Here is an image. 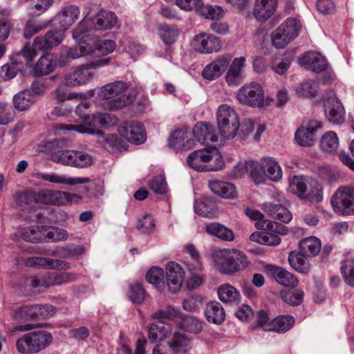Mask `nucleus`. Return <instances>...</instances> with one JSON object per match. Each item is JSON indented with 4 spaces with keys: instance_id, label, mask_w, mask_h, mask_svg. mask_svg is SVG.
<instances>
[{
    "instance_id": "nucleus-5",
    "label": "nucleus",
    "mask_w": 354,
    "mask_h": 354,
    "mask_svg": "<svg viewBox=\"0 0 354 354\" xmlns=\"http://www.w3.org/2000/svg\"><path fill=\"white\" fill-rule=\"evenodd\" d=\"M109 57L100 59L91 63L83 64L75 71L66 74L64 78V83L69 86H77L84 84L93 77V73L91 69L106 66L109 64Z\"/></svg>"
},
{
    "instance_id": "nucleus-6",
    "label": "nucleus",
    "mask_w": 354,
    "mask_h": 354,
    "mask_svg": "<svg viewBox=\"0 0 354 354\" xmlns=\"http://www.w3.org/2000/svg\"><path fill=\"white\" fill-rule=\"evenodd\" d=\"M55 312V308L50 305H25L16 308L13 316L15 321L24 323L53 316Z\"/></svg>"
},
{
    "instance_id": "nucleus-7",
    "label": "nucleus",
    "mask_w": 354,
    "mask_h": 354,
    "mask_svg": "<svg viewBox=\"0 0 354 354\" xmlns=\"http://www.w3.org/2000/svg\"><path fill=\"white\" fill-rule=\"evenodd\" d=\"M236 99L241 104L250 107L260 108L265 104L263 89L256 82L242 86L237 91Z\"/></svg>"
},
{
    "instance_id": "nucleus-9",
    "label": "nucleus",
    "mask_w": 354,
    "mask_h": 354,
    "mask_svg": "<svg viewBox=\"0 0 354 354\" xmlns=\"http://www.w3.org/2000/svg\"><path fill=\"white\" fill-rule=\"evenodd\" d=\"M248 265L249 261L242 252L236 249H223V274L232 275Z\"/></svg>"
},
{
    "instance_id": "nucleus-55",
    "label": "nucleus",
    "mask_w": 354,
    "mask_h": 354,
    "mask_svg": "<svg viewBox=\"0 0 354 354\" xmlns=\"http://www.w3.org/2000/svg\"><path fill=\"white\" fill-rule=\"evenodd\" d=\"M341 272L344 281L351 286H354V259L348 258L344 261L341 266Z\"/></svg>"
},
{
    "instance_id": "nucleus-21",
    "label": "nucleus",
    "mask_w": 354,
    "mask_h": 354,
    "mask_svg": "<svg viewBox=\"0 0 354 354\" xmlns=\"http://www.w3.org/2000/svg\"><path fill=\"white\" fill-rule=\"evenodd\" d=\"M300 65L315 73H320L327 67L326 58L317 52H308L299 59Z\"/></svg>"
},
{
    "instance_id": "nucleus-52",
    "label": "nucleus",
    "mask_w": 354,
    "mask_h": 354,
    "mask_svg": "<svg viewBox=\"0 0 354 354\" xmlns=\"http://www.w3.org/2000/svg\"><path fill=\"white\" fill-rule=\"evenodd\" d=\"M94 48L93 55L97 56L106 55L112 53L115 48V43L111 39L93 41V44L90 43Z\"/></svg>"
},
{
    "instance_id": "nucleus-62",
    "label": "nucleus",
    "mask_w": 354,
    "mask_h": 354,
    "mask_svg": "<svg viewBox=\"0 0 354 354\" xmlns=\"http://www.w3.org/2000/svg\"><path fill=\"white\" fill-rule=\"evenodd\" d=\"M48 25V24H39L36 23L34 20L30 19L26 23L24 30V37L26 39H30L34 35L46 28Z\"/></svg>"
},
{
    "instance_id": "nucleus-30",
    "label": "nucleus",
    "mask_w": 354,
    "mask_h": 354,
    "mask_svg": "<svg viewBox=\"0 0 354 354\" xmlns=\"http://www.w3.org/2000/svg\"><path fill=\"white\" fill-rule=\"evenodd\" d=\"M79 15L80 10L75 6L70 5L64 8L57 16L61 29L65 31L69 28L77 19Z\"/></svg>"
},
{
    "instance_id": "nucleus-49",
    "label": "nucleus",
    "mask_w": 354,
    "mask_h": 354,
    "mask_svg": "<svg viewBox=\"0 0 354 354\" xmlns=\"http://www.w3.org/2000/svg\"><path fill=\"white\" fill-rule=\"evenodd\" d=\"M50 197L52 202L57 205H64L72 202L78 203L82 198V196L75 194L60 191L53 192Z\"/></svg>"
},
{
    "instance_id": "nucleus-47",
    "label": "nucleus",
    "mask_w": 354,
    "mask_h": 354,
    "mask_svg": "<svg viewBox=\"0 0 354 354\" xmlns=\"http://www.w3.org/2000/svg\"><path fill=\"white\" fill-rule=\"evenodd\" d=\"M48 287L58 286L73 281L76 279L75 274L71 272H52L46 277Z\"/></svg>"
},
{
    "instance_id": "nucleus-37",
    "label": "nucleus",
    "mask_w": 354,
    "mask_h": 354,
    "mask_svg": "<svg viewBox=\"0 0 354 354\" xmlns=\"http://www.w3.org/2000/svg\"><path fill=\"white\" fill-rule=\"evenodd\" d=\"M306 257H308L304 256L300 252L298 253L291 252L288 256V262L291 267L298 272L308 274L311 266Z\"/></svg>"
},
{
    "instance_id": "nucleus-28",
    "label": "nucleus",
    "mask_w": 354,
    "mask_h": 354,
    "mask_svg": "<svg viewBox=\"0 0 354 354\" xmlns=\"http://www.w3.org/2000/svg\"><path fill=\"white\" fill-rule=\"evenodd\" d=\"M51 49L46 34L44 36L37 37L33 41L32 46L30 47L29 44H26L23 50L21 51V55L28 62L32 61L37 55V50H48Z\"/></svg>"
},
{
    "instance_id": "nucleus-20",
    "label": "nucleus",
    "mask_w": 354,
    "mask_h": 354,
    "mask_svg": "<svg viewBox=\"0 0 354 354\" xmlns=\"http://www.w3.org/2000/svg\"><path fill=\"white\" fill-rule=\"evenodd\" d=\"M64 156V159H61L62 164L71 167L85 168L91 165L93 162L92 156L84 151L70 150Z\"/></svg>"
},
{
    "instance_id": "nucleus-22",
    "label": "nucleus",
    "mask_w": 354,
    "mask_h": 354,
    "mask_svg": "<svg viewBox=\"0 0 354 354\" xmlns=\"http://www.w3.org/2000/svg\"><path fill=\"white\" fill-rule=\"evenodd\" d=\"M265 270L268 275L273 277L281 285L288 287H295L297 285L298 281L294 275L282 268L268 265Z\"/></svg>"
},
{
    "instance_id": "nucleus-10",
    "label": "nucleus",
    "mask_w": 354,
    "mask_h": 354,
    "mask_svg": "<svg viewBox=\"0 0 354 354\" xmlns=\"http://www.w3.org/2000/svg\"><path fill=\"white\" fill-rule=\"evenodd\" d=\"M326 115L328 120L334 124H340L344 121L345 111L335 94L330 91L324 97Z\"/></svg>"
},
{
    "instance_id": "nucleus-23",
    "label": "nucleus",
    "mask_w": 354,
    "mask_h": 354,
    "mask_svg": "<svg viewBox=\"0 0 354 354\" xmlns=\"http://www.w3.org/2000/svg\"><path fill=\"white\" fill-rule=\"evenodd\" d=\"M57 66V58L50 53L43 55L33 66L31 73L35 77H42L51 73Z\"/></svg>"
},
{
    "instance_id": "nucleus-26",
    "label": "nucleus",
    "mask_w": 354,
    "mask_h": 354,
    "mask_svg": "<svg viewBox=\"0 0 354 354\" xmlns=\"http://www.w3.org/2000/svg\"><path fill=\"white\" fill-rule=\"evenodd\" d=\"M168 145L176 149L188 150L193 147L194 140L188 139L187 129L175 130L167 139Z\"/></svg>"
},
{
    "instance_id": "nucleus-44",
    "label": "nucleus",
    "mask_w": 354,
    "mask_h": 354,
    "mask_svg": "<svg viewBox=\"0 0 354 354\" xmlns=\"http://www.w3.org/2000/svg\"><path fill=\"white\" fill-rule=\"evenodd\" d=\"M158 35L166 45L174 44L178 37L179 31L177 28L164 24L158 26Z\"/></svg>"
},
{
    "instance_id": "nucleus-60",
    "label": "nucleus",
    "mask_w": 354,
    "mask_h": 354,
    "mask_svg": "<svg viewBox=\"0 0 354 354\" xmlns=\"http://www.w3.org/2000/svg\"><path fill=\"white\" fill-rule=\"evenodd\" d=\"M145 296V291L139 283L131 284L128 292L129 299L136 304H141Z\"/></svg>"
},
{
    "instance_id": "nucleus-45",
    "label": "nucleus",
    "mask_w": 354,
    "mask_h": 354,
    "mask_svg": "<svg viewBox=\"0 0 354 354\" xmlns=\"http://www.w3.org/2000/svg\"><path fill=\"white\" fill-rule=\"evenodd\" d=\"M263 162L266 168L267 176L272 181L277 182L280 180L283 176V172L278 162L271 157L263 158Z\"/></svg>"
},
{
    "instance_id": "nucleus-25",
    "label": "nucleus",
    "mask_w": 354,
    "mask_h": 354,
    "mask_svg": "<svg viewBox=\"0 0 354 354\" xmlns=\"http://www.w3.org/2000/svg\"><path fill=\"white\" fill-rule=\"evenodd\" d=\"M91 23L95 30H109L117 25L118 18L113 12L102 10L91 19Z\"/></svg>"
},
{
    "instance_id": "nucleus-31",
    "label": "nucleus",
    "mask_w": 354,
    "mask_h": 354,
    "mask_svg": "<svg viewBox=\"0 0 354 354\" xmlns=\"http://www.w3.org/2000/svg\"><path fill=\"white\" fill-rule=\"evenodd\" d=\"M48 228L44 225H33L23 228L21 231L22 239L30 243L46 241V232Z\"/></svg>"
},
{
    "instance_id": "nucleus-40",
    "label": "nucleus",
    "mask_w": 354,
    "mask_h": 354,
    "mask_svg": "<svg viewBox=\"0 0 354 354\" xmlns=\"http://www.w3.org/2000/svg\"><path fill=\"white\" fill-rule=\"evenodd\" d=\"M168 345L176 354L186 353L191 349V340L184 334L175 333L172 339L168 342Z\"/></svg>"
},
{
    "instance_id": "nucleus-64",
    "label": "nucleus",
    "mask_w": 354,
    "mask_h": 354,
    "mask_svg": "<svg viewBox=\"0 0 354 354\" xmlns=\"http://www.w3.org/2000/svg\"><path fill=\"white\" fill-rule=\"evenodd\" d=\"M283 31L281 28H277L272 33V42L277 48H283L290 41Z\"/></svg>"
},
{
    "instance_id": "nucleus-15",
    "label": "nucleus",
    "mask_w": 354,
    "mask_h": 354,
    "mask_svg": "<svg viewBox=\"0 0 354 354\" xmlns=\"http://www.w3.org/2000/svg\"><path fill=\"white\" fill-rule=\"evenodd\" d=\"M322 128V122L317 120L310 121L306 127L299 128L295 133V140L303 147L312 146L316 140L315 132Z\"/></svg>"
},
{
    "instance_id": "nucleus-50",
    "label": "nucleus",
    "mask_w": 354,
    "mask_h": 354,
    "mask_svg": "<svg viewBox=\"0 0 354 354\" xmlns=\"http://www.w3.org/2000/svg\"><path fill=\"white\" fill-rule=\"evenodd\" d=\"M252 241L258 242L270 246L278 245L281 243V239L276 234L269 232H254L250 236Z\"/></svg>"
},
{
    "instance_id": "nucleus-57",
    "label": "nucleus",
    "mask_w": 354,
    "mask_h": 354,
    "mask_svg": "<svg viewBox=\"0 0 354 354\" xmlns=\"http://www.w3.org/2000/svg\"><path fill=\"white\" fill-rule=\"evenodd\" d=\"M203 306V298L198 295H191L183 301L184 310L189 312H196Z\"/></svg>"
},
{
    "instance_id": "nucleus-39",
    "label": "nucleus",
    "mask_w": 354,
    "mask_h": 354,
    "mask_svg": "<svg viewBox=\"0 0 354 354\" xmlns=\"http://www.w3.org/2000/svg\"><path fill=\"white\" fill-rule=\"evenodd\" d=\"M180 322L178 323V327L189 333L198 334L203 330V322L198 319L191 315H185L181 313V316H178Z\"/></svg>"
},
{
    "instance_id": "nucleus-27",
    "label": "nucleus",
    "mask_w": 354,
    "mask_h": 354,
    "mask_svg": "<svg viewBox=\"0 0 354 354\" xmlns=\"http://www.w3.org/2000/svg\"><path fill=\"white\" fill-rule=\"evenodd\" d=\"M25 265L32 268H45L66 270L69 268L68 263L59 260H53L46 257H32L25 260Z\"/></svg>"
},
{
    "instance_id": "nucleus-3",
    "label": "nucleus",
    "mask_w": 354,
    "mask_h": 354,
    "mask_svg": "<svg viewBox=\"0 0 354 354\" xmlns=\"http://www.w3.org/2000/svg\"><path fill=\"white\" fill-rule=\"evenodd\" d=\"M221 154L218 147L213 146L196 150L187 158V165L198 171H218L221 169Z\"/></svg>"
},
{
    "instance_id": "nucleus-24",
    "label": "nucleus",
    "mask_w": 354,
    "mask_h": 354,
    "mask_svg": "<svg viewBox=\"0 0 354 354\" xmlns=\"http://www.w3.org/2000/svg\"><path fill=\"white\" fill-rule=\"evenodd\" d=\"M194 211L201 216L212 218L218 215V206L210 197H203L195 201Z\"/></svg>"
},
{
    "instance_id": "nucleus-38",
    "label": "nucleus",
    "mask_w": 354,
    "mask_h": 354,
    "mask_svg": "<svg viewBox=\"0 0 354 354\" xmlns=\"http://www.w3.org/2000/svg\"><path fill=\"white\" fill-rule=\"evenodd\" d=\"M35 102V95L28 89L19 92L13 97L14 106L19 111L28 109Z\"/></svg>"
},
{
    "instance_id": "nucleus-36",
    "label": "nucleus",
    "mask_w": 354,
    "mask_h": 354,
    "mask_svg": "<svg viewBox=\"0 0 354 354\" xmlns=\"http://www.w3.org/2000/svg\"><path fill=\"white\" fill-rule=\"evenodd\" d=\"M93 49L91 44L83 41V42H78V44L73 47H65L63 54L68 58L77 59L82 56L92 55Z\"/></svg>"
},
{
    "instance_id": "nucleus-17",
    "label": "nucleus",
    "mask_w": 354,
    "mask_h": 354,
    "mask_svg": "<svg viewBox=\"0 0 354 354\" xmlns=\"http://www.w3.org/2000/svg\"><path fill=\"white\" fill-rule=\"evenodd\" d=\"M245 61L244 57L234 59L225 76L228 86H237L243 82Z\"/></svg>"
},
{
    "instance_id": "nucleus-2",
    "label": "nucleus",
    "mask_w": 354,
    "mask_h": 354,
    "mask_svg": "<svg viewBox=\"0 0 354 354\" xmlns=\"http://www.w3.org/2000/svg\"><path fill=\"white\" fill-rule=\"evenodd\" d=\"M129 84L123 81H115L106 84L100 88V96L106 100L107 108L117 111L131 104L135 97L128 91Z\"/></svg>"
},
{
    "instance_id": "nucleus-8",
    "label": "nucleus",
    "mask_w": 354,
    "mask_h": 354,
    "mask_svg": "<svg viewBox=\"0 0 354 354\" xmlns=\"http://www.w3.org/2000/svg\"><path fill=\"white\" fill-rule=\"evenodd\" d=\"M330 203L336 213L342 215L354 214V186L339 187Z\"/></svg>"
},
{
    "instance_id": "nucleus-33",
    "label": "nucleus",
    "mask_w": 354,
    "mask_h": 354,
    "mask_svg": "<svg viewBox=\"0 0 354 354\" xmlns=\"http://www.w3.org/2000/svg\"><path fill=\"white\" fill-rule=\"evenodd\" d=\"M171 333V325L164 321L159 320L151 324L148 330V337L151 342L162 340Z\"/></svg>"
},
{
    "instance_id": "nucleus-46",
    "label": "nucleus",
    "mask_w": 354,
    "mask_h": 354,
    "mask_svg": "<svg viewBox=\"0 0 354 354\" xmlns=\"http://www.w3.org/2000/svg\"><path fill=\"white\" fill-rule=\"evenodd\" d=\"M301 27V25L297 19L288 18L278 28H281L286 37L292 41L298 36Z\"/></svg>"
},
{
    "instance_id": "nucleus-59",
    "label": "nucleus",
    "mask_w": 354,
    "mask_h": 354,
    "mask_svg": "<svg viewBox=\"0 0 354 354\" xmlns=\"http://www.w3.org/2000/svg\"><path fill=\"white\" fill-rule=\"evenodd\" d=\"M281 297L284 302L292 306H297L303 301L304 292L299 290H289L283 292Z\"/></svg>"
},
{
    "instance_id": "nucleus-29",
    "label": "nucleus",
    "mask_w": 354,
    "mask_h": 354,
    "mask_svg": "<svg viewBox=\"0 0 354 354\" xmlns=\"http://www.w3.org/2000/svg\"><path fill=\"white\" fill-rule=\"evenodd\" d=\"M263 211L269 216L283 223H288L292 219L290 211L280 204L266 203L262 205Z\"/></svg>"
},
{
    "instance_id": "nucleus-16",
    "label": "nucleus",
    "mask_w": 354,
    "mask_h": 354,
    "mask_svg": "<svg viewBox=\"0 0 354 354\" xmlns=\"http://www.w3.org/2000/svg\"><path fill=\"white\" fill-rule=\"evenodd\" d=\"M308 185H310V186L313 187V189H314V192H317L316 188L317 189V180L308 178L306 176H295L292 178L290 180L289 183V190L292 193L296 194L300 198L301 197H305L307 196H310V194H306V186ZM311 194H313V192H311ZM318 195H317V196ZM311 196H316V193H314V194H311Z\"/></svg>"
},
{
    "instance_id": "nucleus-58",
    "label": "nucleus",
    "mask_w": 354,
    "mask_h": 354,
    "mask_svg": "<svg viewBox=\"0 0 354 354\" xmlns=\"http://www.w3.org/2000/svg\"><path fill=\"white\" fill-rule=\"evenodd\" d=\"M46 232V241H52L59 242L65 241L68 238V233L66 230L56 227H47Z\"/></svg>"
},
{
    "instance_id": "nucleus-53",
    "label": "nucleus",
    "mask_w": 354,
    "mask_h": 354,
    "mask_svg": "<svg viewBox=\"0 0 354 354\" xmlns=\"http://www.w3.org/2000/svg\"><path fill=\"white\" fill-rule=\"evenodd\" d=\"M205 315L209 322L216 324H221V313L218 302L215 301L209 302L206 306Z\"/></svg>"
},
{
    "instance_id": "nucleus-12",
    "label": "nucleus",
    "mask_w": 354,
    "mask_h": 354,
    "mask_svg": "<svg viewBox=\"0 0 354 354\" xmlns=\"http://www.w3.org/2000/svg\"><path fill=\"white\" fill-rule=\"evenodd\" d=\"M193 48L201 53H212L220 50V39L214 35L200 33L196 35L192 41Z\"/></svg>"
},
{
    "instance_id": "nucleus-51",
    "label": "nucleus",
    "mask_w": 354,
    "mask_h": 354,
    "mask_svg": "<svg viewBox=\"0 0 354 354\" xmlns=\"http://www.w3.org/2000/svg\"><path fill=\"white\" fill-rule=\"evenodd\" d=\"M322 149L328 153H334L339 147V139L333 131L326 132L320 141Z\"/></svg>"
},
{
    "instance_id": "nucleus-18",
    "label": "nucleus",
    "mask_w": 354,
    "mask_h": 354,
    "mask_svg": "<svg viewBox=\"0 0 354 354\" xmlns=\"http://www.w3.org/2000/svg\"><path fill=\"white\" fill-rule=\"evenodd\" d=\"M278 0H256L252 10L254 17L260 22H265L275 12Z\"/></svg>"
},
{
    "instance_id": "nucleus-48",
    "label": "nucleus",
    "mask_w": 354,
    "mask_h": 354,
    "mask_svg": "<svg viewBox=\"0 0 354 354\" xmlns=\"http://www.w3.org/2000/svg\"><path fill=\"white\" fill-rule=\"evenodd\" d=\"M146 279L158 290H163L165 282L163 281L164 271L162 268L158 267L151 268L146 274Z\"/></svg>"
},
{
    "instance_id": "nucleus-54",
    "label": "nucleus",
    "mask_w": 354,
    "mask_h": 354,
    "mask_svg": "<svg viewBox=\"0 0 354 354\" xmlns=\"http://www.w3.org/2000/svg\"><path fill=\"white\" fill-rule=\"evenodd\" d=\"M240 299V293L235 288L228 283L223 285V303L236 305L239 303Z\"/></svg>"
},
{
    "instance_id": "nucleus-34",
    "label": "nucleus",
    "mask_w": 354,
    "mask_h": 354,
    "mask_svg": "<svg viewBox=\"0 0 354 354\" xmlns=\"http://www.w3.org/2000/svg\"><path fill=\"white\" fill-rule=\"evenodd\" d=\"M299 252L308 257H315L321 250V241L315 236H309L299 243Z\"/></svg>"
},
{
    "instance_id": "nucleus-11",
    "label": "nucleus",
    "mask_w": 354,
    "mask_h": 354,
    "mask_svg": "<svg viewBox=\"0 0 354 354\" xmlns=\"http://www.w3.org/2000/svg\"><path fill=\"white\" fill-rule=\"evenodd\" d=\"M239 121L235 111L227 105H223V140L233 139L238 132Z\"/></svg>"
},
{
    "instance_id": "nucleus-13",
    "label": "nucleus",
    "mask_w": 354,
    "mask_h": 354,
    "mask_svg": "<svg viewBox=\"0 0 354 354\" xmlns=\"http://www.w3.org/2000/svg\"><path fill=\"white\" fill-rule=\"evenodd\" d=\"M166 279L170 292L176 293L180 289L184 281V272L178 263L174 261L167 263Z\"/></svg>"
},
{
    "instance_id": "nucleus-19",
    "label": "nucleus",
    "mask_w": 354,
    "mask_h": 354,
    "mask_svg": "<svg viewBox=\"0 0 354 354\" xmlns=\"http://www.w3.org/2000/svg\"><path fill=\"white\" fill-rule=\"evenodd\" d=\"M196 140L203 145H208L209 142H214L218 140L216 130L214 127L206 122H197L192 129Z\"/></svg>"
},
{
    "instance_id": "nucleus-35",
    "label": "nucleus",
    "mask_w": 354,
    "mask_h": 354,
    "mask_svg": "<svg viewBox=\"0 0 354 354\" xmlns=\"http://www.w3.org/2000/svg\"><path fill=\"white\" fill-rule=\"evenodd\" d=\"M46 147L50 151L52 160L57 163H62L58 160L64 159V154L70 151L67 141L64 138L49 142Z\"/></svg>"
},
{
    "instance_id": "nucleus-56",
    "label": "nucleus",
    "mask_w": 354,
    "mask_h": 354,
    "mask_svg": "<svg viewBox=\"0 0 354 354\" xmlns=\"http://www.w3.org/2000/svg\"><path fill=\"white\" fill-rule=\"evenodd\" d=\"M221 59L218 58L205 66L203 71V77L208 80H213L221 75Z\"/></svg>"
},
{
    "instance_id": "nucleus-14",
    "label": "nucleus",
    "mask_w": 354,
    "mask_h": 354,
    "mask_svg": "<svg viewBox=\"0 0 354 354\" xmlns=\"http://www.w3.org/2000/svg\"><path fill=\"white\" fill-rule=\"evenodd\" d=\"M120 133L130 142L140 145L147 139L143 124L138 121H132L125 124V127L120 130Z\"/></svg>"
},
{
    "instance_id": "nucleus-1",
    "label": "nucleus",
    "mask_w": 354,
    "mask_h": 354,
    "mask_svg": "<svg viewBox=\"0 0 354 354\" xmlns=\"http://www.w3.org/2000/svg\"><path fill=\"white\" fill-rule=\"evenodd\" d=\"M89 108L88 102H82L79 104L75 109V113L83 119L80 124H65L62 125L61 129L76 131L81 133H88L91 135L102 136V131L99 129L100 127H109L117 124L118 120L116 116L109 113H96L91 118L86 113Z\"/></svg>"
},
{
    "instance_id": "nucleus-41",
    "label": "nucleus",
    "mask_w": 354,
    "mask_h": 354,
    "mask_svg": "<svg viewBox=\"0 0 354 354\" xmlns=\"http://www.w3.org/2000/svg\"><path fill=\"white\" fill-rule=\"evenodd\" d=\"M246 168L250 171V176L255 183L260 184L264 183L267 173L263 159L261 162L254 160L250 161L247 163Z\"/></svg>"
},
{
    "instance_id": "nucleus-4",
    "label": "nucleus",
    "mask_w": 354,
    "mask_h": 354,
    "mask_svg": "<svg viewBox=\"0 0 354 354\" xmlns=\"http://www.w3.org/2000/svg\"><path fill=\"white\" fill-rule=\"evenodd\" d=\"M53 335L44 330L28 333L16 342V348L21 354H35L48 347L53 342Z\"/></svg>"
},
{
    "instance_id": "nucleus-32",
    "label": "nucleus",
    "mask_w": 354,
    "mask_h": 354,
    "mask_svg": "<svg viewBox=\"0 0 354 354\" xmlns=\"http://www.w3.org/2000/svg\"><path fill=\"white\" fill-rule=\"evenodd\" d=\"M39 178L43 180L48 181L57 184H65L75 185L77 184H84L90 181L88 178H67L64 176L59 175L55 173L40 174Z\"/></svg>"
},
{
    "instance_id": "nucleus-61",
    "label": "nucleus",
    "mask_w": 354,
    "mask_h": 354,
    "mask_svg": "<svg viewBox=\"0 0 354 354\" xmlns=\"http://www.w3.org/2000/svg\"><path fill=\"white\" fill-rule=\"evenodd\" d=\"M272 324V319L271 320L268 314L265 310H261L257 313V319L254 325V328H261L265 331H271V325Z\"/></svg>"
},
{
    "instance_id": "nucleus-63",
    "label": "nucleus",
    "mask_w": 354,
    "mask_h": 354,
    "mask_svg": "<svg viewBox=\"0 0 354 354\" xmlns=\"http://www.w3.org/2000/svg\"><path fill=\"white\" fill-rule=\"evenodd\" d=\"M317 87L314 82L307 81L302 83L297 89L298 95L304 97L313 98L317 95Z\"/></svg>"
},
{
    "instance_id": "nucleus-43",
    "label": "nucleus",
    "mask_w": 354,
    "mask_h": 354,
    "mask_svg": "<svg viewBox=\"0 0 354 354\" xmlns=\"http://www.w3.org/2000/svg\"><path fill=\"white\" fill-rule=\"evenodd\" d=\"M93 28L91 19H87L86 16L73 30V38L78 42L87 43L86 37H89V32Z\"/></svg>"
},
{
    "instance_id": "nucleus-42",
    "label": "nucleus",
    "mask_w": 354,
    "mask_h": 354,
    "mask_svg": "<svg viewBox=\"0 0 354 354\" xmlns=\"http://www.w3.org/2000/svg\"><path fill=\"white\" fill-rule=\"evenodd\" d=\"M295 322V318L290 315L277 316L272 319L271 331L284 333L294 326Z\"/></svg>"
}]
</instances>
